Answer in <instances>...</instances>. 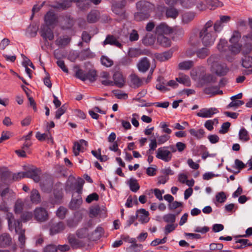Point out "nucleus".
<instances>
[{"mask_svg": "<svg viewBox=\"0 0 252 252\" xmlns=\"http://www.w3.org/2000/svg\"><path fill=\"white\" fill-rule=\"evenodd\" d=\"M213 21L209 20L199 31V38L202 44L206 47L213 45L217 37V34L213 31Z\"/></svg>", "mask_w": 252, "mask_h": 252, "instance_id": "1", "label": "nucleus"}, {"mask_svg": "<svg viewBox=\"0 0 252 252\" xmlns=\"http://www.w3.org/2000/svg\"><path fill=\"white\" fill-rule=\"evenodd\" d=\"M220 56L218 55H212L207 59V63L210 66L211 69L219 76L225 75L229 71V68L225 64L220 63Z\"/></svg>", "mask_w": 252, "mask_h": 252, "instance_id": "2", "label": "nucleus"}, {"mask_svg": "<svg viewBox=\"0 0 252 252\" xmlns=\"http://www.w3.org/2000/svg\"><path fill=\"white\" fill-rule=\"evenodd\" d=\"M193 73L194 71L192 70L191 72L192 79L196 81L198 84L201 87L217 82V77L212 74L207 73L204 68H202L196 72V74Z\"/></svg>", "mask_w": 252, "mask_h": 252, "instance_id": "3", "label": "nucleus"}, {"mask_svg": "<svg viewBox=\"0 0 252 252\" xmlns=\"http://www.w3.org/2000/svg\"><path fill=\"white\" fill-rule=\"evenodd\" d=\"M126 4V0L115 1L113 2L111 9L113 12L118 16L119 20L126 18L125 7Z\"/></svg>", "mask_w": 252, "mask_h": 252, "instance_id": "4", "label": "nucleus"}, {"mask_svg": "<svg viewBox=\"0 0 252 252\" xmlns=\"http://www.w3.org/2000/svg\"><path fill=\"white\" fill-rule=\"evenodd\" d=\"M6 219L8 221L9 229L10 231L19 230L22 227L21 221L15 220L13 215L11 213H7L6 215Z\"/></svg>", "mask_w": 252, "mask_h": 252, "instance_id": "5", "label": "nucleus"}, {"mask_svg": "<svg viewBox=\"0 0 252 252\" xmlns=\"http://www.w3.org/2000/svg\"><path fill=\"white\" fill-rule=\"evenodd\" d=\"M34 218L38 222H44L48 220V212L43 207H37L34 211Z\"/></svg>", "mask_w": 252, "mask_h": 252, "instance_id": "6", "label": "nucleus"}, {"mask_svg": "<svg viewBox=\"0 0 252 252\" xmlns=\"http://www.w3.org/2000/svg\"><path fill=\"white\" fill-rule=\"evenodd\" d=\"M138 11H143L150 14L155 9V5L152 3L145 0H140L136 3Z\"/></svg>", "mask_w": 252, "mask_h": 252, "instance_id": "7", "label": "nucleus"}, {"mask_svg": "<svg viewBox=\"0 0 252 252\" xmlns=\"http://www.w3.org/2000/svg\"><path fill=\"white\" fill-rule=\"evenodd\" d=\"M167 147L159 148L157 152L156 157L165 162H168L171 160L172 155L170 151L167 150Z\"/></svg>", "mask_w": 252, "mask_h": 252, "instance_id": "8", "label": "nucleus"}, {"mask_svg": "<svg viewBox=\"0 0 252 252\" xmlns=\"http://www.w3.org/2000/svg\"><path fill=\"white\" fill-rule=\"evenodd\" d=\"M41 36L45 40H53L54 38V35L52 30L45 25H42L39 31Z\"/></svg>", "mask_w": 252, "mask_h": 252, "instance_id": "9", "label": "nucleus"}, {"mask_svg": "<svg viewBox=\"0 0 252 252\" xmlns=\"http://www.w3.org/2000/svg\"><path fill=\"white\" fill-rule=\"evenodd\" d=\"M15 196V193L8 187H5L3 184H0V196L2 200H8Z\"/></svg>", "mask_w": 252, "mask_h": 252, "instance_id": "10", "label": "nucleus"}, {"mask_svg": "<svg viewBox=\"0 0 252 252\" xmlns=\"http://www.w3.org/2000/svg\"><path fill=\"white\" fill-rule=\"evenodd\" d=\"M45 25L54 27L58 22L57 15L53 11H48L44 16Z\"/></svg>", "mask_w": 252, "mask_h": 252, "instance_id": "11", "label": "nucleus"}, {"mask_svg": "<svg viewBox=\"0 0 252 252\" xmlns=\"http://www.w3.org/2000/svg\"><path fill=\"white\" fill-rule=\"evenodd\" d=\"M40 170L37 168H32L26 171V178H30L33 180L35 182L40 181Z\"/></svg>", "mask_w": 252, "mask_h": 252, "instance_id": "12", "label": "nucleus"}, {"mask_svg": "<svg viewBox=\"0 0 252 252\" xmlns=\"http://www.w3.org/2000/svg\"><path fill=\"white\" fill-rule=\"evenodd\" d=\"M173 30L165 23H161L156 28L155 32L158 35L172 33Z\"/></svg>", "mask_w": 252, "mask_h": 252, "instance_id": "13", "label": "nucleus"}, {"mask_svg": "<svg viewBox=\"0 0 252 252\" xmlns=\"http://www.w3.org/2000/svg\"><path fill=\"white\" fill-rule=\"evenodd\" d=\"M102 44L103 46L110 44L120 48L122 47V44L118 40L116 37L111 34L107 35L105 40L103 42Z\"/></svg>", "mask_w": 252, "mask_h": 252, "instance_id": "14", "label": "nucleus"}, {"mask_svg": "<svg viewBox=\"0 0 252 252\" xmlns=\"http://www.w3.org/2000/svg\"><path fill=\"white\" fill-rule=\"evenodd\" d=\"M137 66L139 71L145 72L149 69L151 66L150 62L147 58L144 57L139 61Z\"/></svg>", "mask_w": 252, "mask_h": 252, "instance_id": "15", "label": "nucleus"}, {"mask_svg": "<svg viewBox=\"0 0 252 252\" xmlns=\"http://www.w3.org/2000/svg\"><path fill=\"white\" fill-rule=\"evenodd\" d=\"M113 78V85H115L119 88H122L124 86L125 80L121 72L119 71L115 72Z\"/></svg>", "mask_w": 252, "mask_h": 252, "instance_id": "16", "label": "nucleus"}, {"mask_svg": "<svg viewBox=\"0 0 252 252\" xmlns=\"http://www.w3.org/2000/svg\"><path fill=\"white\" fill-rule=\"evenodd\" d=\"M51 225L50 228V232L51 235H54L56 233H59L65 228V225L63 222H59L56 223H52L50 222Z\"/></svg>", "mask_w": 252, "mask_h": 252, "instance_id": "17", "label": "nucleus"}, {"mask_svg": "<svg viewBox=\"0 0 252 252\" xmlns=\"http://www.w3.org/2000/svg\"><path fill=\"white\" fill-rule=\"evenodd\" d=\"M149 212L144 209H140L136 211V216L139 218V220L142 223H147L149 220Z\"/></svg>", "mask_w": 252, "mask_h": 252, "instance_id": "18", "label": "nucleus"}, {"mask_svg": "<svg viewBox=\"0 0 252 252\" xmlns=\"http://www.w3.org/2000/svg\"><path fill=\"white\" fill-rule=\"evenodd\" d=\"M218 112L216 108H210L209 109H202L200 112L197 113V115L202 118L211 117L214 114Z\"/></svg>", "mask_w": 252, "mask_h": 252, "instance_id": "19", "label": "nucleus"}, {"mask_svg": "<svg viewBox=\"0 0 252 252\" xmlns=\"http://www.w3.org/2000/svg\"><path fill=\"white\" fill-rule=\"evenodd\" d=\"M68 242L73 249H78L83 247L85 246V243L82 240L75 238L73 236L69 235L68 237Z\"/></svg>", "mask_w": 252, "mask_h": 252, "instance_id": "20", "label": "nucleus"}, {"mask_svg": "<svg viewBox=\"0 0 252 252\" xmlns=\"http://www.w3.org/2000/svg\"><path fill=\"white\" fill-rule=\"evenodd\" d=\"M11 243V238L7 233H3L0 235V247L5 248L9 246Z\"/></svg>", "mask_w": 252, "mask_h": 252, "instance_id": "21", "label": "nucleus"}, {"mask_svg": "<svg viewBox=\"0 0 252 252\" xmlns=\"http://www.w3.org/2000/svg\"><path fill=\"white\" fill-rule=\"evenodd\" d=\"M53 185V182L51 178L48 177L45 180H43L40 183V186L44 191H51Z\"/></svg>", "mask_w": 252, "mask_h": 252, "instance_id": "22", "label": "nucleus"}, {"mask_svg": "<svg viewBox=\"0 0 252 252\" xmlns=\"http://www.w3.org/2000/svg\"><path fill=\"white\" fill-rule=\"evenodd\" d=\"M242 65L246 68L252 67V57L250 56H245L242 59ZM246 74L252 73V69L246 71Z\"/></svg>", "mask_w": 252, "mask_h": 252, "instance_id": "23", "label": "nucleus"}, {"mask_svg": "<svg viewBox=\"0 0 252 252\" xmlns=\"http://www.w3.org/2000/svg\"><path fill=\"white\" fill-rule=\"evenodd\" d=\"M100 18V13L98 10H93L87 15V21L90 23H94L96 22Z\"/></svg>", "mask_w": 252, "mask_h": 252, "instance_id": "24", "label": "nucleus"}, {"mask_svg": "<svg viewBox=\"0 0 252 252\" xmlns=\"http://www.w3.org/2000/svg\"><path fill=\"white\" fill-rule=\"evenodd\" d=\"M71 41V37L67 35L59 37L56 41L57 45L61 48H64L68 45Z\"/></svg>", "mask_w": 252, "mask_h": 252, "instance_id": "25", "label": "nucleus"}, {"mask_svg": "<svg viewBox=\"0 0 252 252\" xmlns=\"http://www.w3.org/2000/svg\"><path fill=\"white\" fill-rule=\"evenodd\" d=\"M130 84L132 87L138 88L142 84V81L141 79L135 74L130 75Z\"/></svg>", "mask_w": 252, "mask_h": 252, "instance_id": "26", "label": "nucleus"}, {"mask_svg": "<svg viewBox=\"0 0 252 252\" xmlns=\"http://www.w3.org/2000/svg\"><path fill=\"white\" fill-rule=\"evenodd\" d=\"M196 16V13L192 11L185 12L182 15V22L185 24H188L192 21Z\"/></svg>", "mask_w": 252, "mask_h": 252, "instance_id": "27", "label": "nucleus"}, {"mask_svg": "<svg viewBox=\"0 0 252 252\" xmlns=\"http://www.w3.org/2000/svg\"><path fill=\"white\" fill-rule=\"evenodd\" d=\"M158 42L163 47H168L171 45V40L163 35H159L157 37Z\"/></svg>", "mask_w": 252, "mask_h": 252, "instance_id": "28", "label": "nucleus"}, {"mask_svg": "<svg viewBox=\"0 0 252 252\" xmlns=\"http://www.w3.org/2000/svg\"><path fill=\"white\" fill-rule=\"evenodd\" d=\"M30 198L32 203L34 204H38L41 201L40 195L39 191L36 189L32 190Z\"/></svg>", "mask_w": 252, "mask_h": 252, "instance_id": "29", "label": "nucleus"}, {"mask_svg": "<svg viewBox=\"0 0 252 252\" xmlns=\"http://www.w3.org/2000/svg\"><path fill=\"white\" fill-rule=\"evenodd\" d=\"M179 10L174 7H170L166 10V16L167 18L175 19L179 15Z\"/></svg>", "mask_w": 252, "mask_h": 252, "instance_id": "30", "label": "nucleus"}, {"mask_svg": "<svg viewBox=\"0 0 252 252\" xmlns=\"http://www.w3.org/2000/svg\"><path fill=\"white\" fill-rule=\"evenodd\" d=\"M173 55V51L170 50L168 51L163 52L162 54H158L157 58L161 62H165L170 59Z\"/></svg>", "mask_w": 252, "mask_h": 252, "instance_id": "31", "label": "nucleus"}, {"mask_svg": "<svg viewBox=\"0 0 252 252\" xmlns=\"http://www.w3.org/2000/svg\"><path fill=\"white\" fill-rule=\"evenodd\" d=\"M248 239H239L236 240V243H240V245H236L234 246V248L235 249H243L245 248L247 246H252V243H248Z\"/></svg>", "mask_w": 252, "mask_h": 252, "instance_id": "32", "label": "nucleus"}, {"mask_svg": "<svg viewBox=\"0 0 252 252\" xmlns=\"http://www.w3.org/2000/svg\"><path fill=\"white\" fill-rule=\"evenodd\" d=\"M194 65V63L192 61H186L180 63L178 64V68L180 70H189Z\"/></svg>", "mask_w": 252, "mask_h": 252, "instance_id": "33", "label": "nucleus"}, {"mask_svg": "<svg viewBox=\"0 0 252 252\" xmlns=\"http://www.w3.org/2000/svg\"><path fill=\"white\" fill-rule=\"evenodd\" d=\"M190 134L197 139H200L204 137L205 131L203 129L196 130L194 129H190L189 130Z\"/></svg>", "mask_w": 252, "mask_h": 252, "instance_id": "34", "label": "nucleus"}, {"mask_svg": "<svg viewBox=\"0 0 252 252\" xmlns=\"http://www.w3.org/2000/svg\"><path fill=\"white\" fill-rule=\"evenodd\" d=\"M228 48L232 55H236L241 52L242 44L240 43L231 44V45L229 46Z\"/></svg>", "mask_w": 252, "mask_h": 252, "instance_id": "35", "label": "nucleus"}, {"mask_svg": "<svg viewBox=\"0 0 252 252\" xmlns=\"http://www.w3.org/2000/svg\"><path fill=\"white\" fill-rule=\"evenodd\" d=\"M196 54L198 58L203 59L210 54V50L206 47L205 48H202L196 51Z\"/></svg>", "mask_w": 252, "mask_h": 252, "instance_id": "36", "label": "nucleus"}, {"mask_svg": "<svg viewBox=\"0 0 252 252\" xmlns=\"http://www.w3.org/2000/svg\"><path fill=\"white\" fill-rule=\"evenodd\" d=\"M150 16V14L143 11H138L134 14V19L137 21H141L148 19Z\"/></svg>", "mask_w": 252, "mask_h": 252, "instance_id": "37", "label": "nucleus"}, {"mask_svg": "<svg viewBox=\"0 0 252 252\" xmlns=\"http://www.w3.org/2000/svg\"><path fill=\"white\" fill-rule=\"evenodd\" d=\"M149 53L148 51H141L138 49H131L129 50L128 55L131 57H136L141 55H148Z\"/></svg>", "mask_w": 252, "mask_h": 252, "instance_id": "38", "label": "nucleus"}, {"mask_svg": "<svg viewBox=\"0 0 252 252\" xmlns=\"http://www.w3.org/2000/svg\"><path fill=\"white\" fill-rule=\"evenodd\" d=\"M241 52L244 56H249L252 52V44L247 42L243 46L242 45Z\"/></svg>", "mask_w": 252, "mask_h": 252, "instance_id": "39", "label": "nucleus"}, {"mask_svg": "<svg viewBox=\"0 0 252 252\" xmlns=\"http://www.w3.org/2000/svg\"><path fill=\"white\" fill-rule=\"evenodd\" d=\"M96 71L94 69H90L87 73H86V80H89L90 82H94L97 78Z\"/></svg>", "mask_w": 252, "mask_h": 252, "instance_id": "40", "label": "nucleus"}, {"mask_svg": "<svg viewBox=\"0 0 252 252\" xmlns=\"http://www.w3.org/2000/svg\"><path fill=\"white\" fill-rule=\"evenodd\" d=\"M15 232L19 235L18 240L21 243L22 247H24L25 243L26 237L25 235V230L22 227L19 228V230L15 231Z\"/></svg>", "mask_w": 252, "mask_h": 252, "instance_id": "41", "label": "nucleus"}, {"mask_svg": "<svg viewBox=\"0 0 252 252\" xmlns=\"http://www.w3.org/2000/svg\"><path fill=\"white\" fill-rule=\"evenodd\" d=\"M75 179L73 177H69L65 183V190L66 191H69L74 190L75 189L74 183Z\"/></svg>", "mask_w": 252, "mask_h": 252, "instance_id": "42", "label": "nucleus"}, {"mask_svg": "<svg viewBox=\"0 0 252 252\" xmlns=\"http://www.w3.org/2000/svg\"><path fill=\"white\" fill-rule=\"evenodd\" d=\"M67 212L68 210L66 208L60 206L56 211V215L60 219L63 220L65 218Z\"/></svg>", "mask_w": 252, "mask_h": 252, "instance_id": "43", "label": "nucleus"}, {"mask_svg": "<svg viewBox=\"0 0 252 252\" xmlns=\"http://www.w3.org/2000/svg\"><path fill=\"white\" fill-rule=\"evenodd\" d=\"M218 89V86H208L205 88L203 90V92L204 94H211L212 95H215L217 94V89Z\"/></svg>", "mask_w": 252, "mask_h": 252, "instance_id": "44", "label": "nucleus"}, {"mask_svg": "<svg viewBox=\"0 0 252 252\" xmlns=\"http://www.w3.org/2000/svg\"><path fill=\"white\" fill-rule=\"evenodd\" d=\"M129 186L130 190L134 192H136L140 188L137 180L132 178H131L129 181Z\"/></svg>", "mask_w": 252, "mask_h": 252, "instance_id": "45", "label": "nucleus"}, {"mask_svg": "<svg viewBox=\"0 0 252 252\" xmlns=\"http://www.w3.org/2000/svg\"><path fill=\"white\" fill-rule=\"evenodd\" d=\"M176 79L177 81L186 86H189L190 85L189 78L187 75H182L180 77L176 78Z\"/></svg>", "mask_w": 252, "mask_h": 252, "instance_id": "46", "label": "nucleus"}, {"mask_svg": "<svg viewBox=\"0 0 252 252\" xmlns=\"http://www.w3.org/2000/svg\"><path fill=\"white\" fill-rule=\"evenodd\" d=\"M239 139L244 141H248L250 139L249 133L244 128L240 129L239 133Z\"/></svg>", "mask_w": 252, "mask_h": 252, "instance_id": "47", "label": "nucleus"}, {"mask_svg": "<svg viewBox=\"0 0 252 252\" xmlns=\"http://www.w3.org/2000/svg\"><path fill=\"white\" fill-rule=\"evenodd\" d=\"M241 38V34L238 31H234L233 34L229 39L231 44H239V41Z\"/></svg>", "mask_w": 252, "mask_h": 252, "instance_id": "48", "label": "nucleus"}, {"mask_svg": "<svg viewBox=\"0 0 252 252\" xmlns=\"http://www.w3.org/2000/svg\"><path fill=\"white\" fill-rule=\"evenodd\" d=\"M48 133H41L39 132H37L36 134V138L41 141L45 140L46 138L52 139L51 134L50 132L49 129H48Z\"/></svg>", "mask_w": 252, "mask_h": 252, "instance_id": "49", "label": "nucleus"}, {"mask_svg": "<svg viewBox=\"0 0 252 252\" xmlns=\"http://www.w3.org/2000/svg\"><path fill=\"white\" fill-rule=\"evenodd\" d=\"M82 199L81 198L74 199H72L69 204V208L72 210H75L81 204Z\"/></svg>", "mask_w": 252, "mask_h": 252, "instance_id": "50", "label": "nucleus"}, {"mask_svg": "<svg viewBox=\"0 0 252 252\" xmlns=\"http://www.w3.org/2000/svg\"><path fill=\"white\" fill-rule=\"evenodd\" d=\"M196 0H180V3L185 8H189L192 6Z\"/></svg>", "mask_w": 252, "mask_h": 252, "instance_id": "51", "label": "nucleus"}, {"mask_svg": "<svg viewBox=\"0 0 252 252\" xmlns=\"http://www.w3.org/2000/svg\"><path fill=\"white\" fill-rule=\"evenodd\" d=\"M213 25V31L216 34L221 32L223 27V24L219 20H217Z\"/></svg>", "mask_w": 252, "mask_h": 252, "instance_id": "52", "label": "nucleus"}, {"mask_svg": "<svg viewBox=\"0 0 252 252\" xmlns=\"http://www.w3.org/2000/svg\"><path fill=\"white\" fill-rule=\"evenodd\" d=\"M164 221L166 222L173 223L176 220V216L172 214H168L163 217Z\"/></svg>", "mask_w": 252, "mask_h": 252, "instance_id": "53", "label": "nucleus"}, {"mask_svg": "<svg viewBox=\"0 0 252 252\" xmlns=\"http://www.w3.org/2000/svg\"><path fill=\"white\" fill-rule=\"evenodd\" d=\"M101 63L106 66L110 67L113 64V61L106 56H102L101 58Z\"/></svg>", "mask_w": 252, "mask_h": 252, "instance_id": "54", "label": "nucleus"}, {"mask_svg": "<svg viewBox=\"0 0 252 252\" xmlns=\"http://www.w3.org/2000/svg\"><path fill=\"white\" fill-rule=\"evenodd\" d=\"M90 0H81L77 6L82 10H85L90 6Z\"/></svg>", "mask_w": 252, "mask_h": 252, "instance_id": "55", "label": "nucleus"}, {"mask_svg": "<svg viewBox=\"0 0 252 252\" xmlns=\"http://www.w3.org/2000/svg\"><path fill=\"white\" fill-rule=\"evenodd\" d=\"M77 236L80 238L86 237L88 235V231L87 228H83L78 229L76 232Z\"/></svg>", "mask_w": 252, "mask_h": 252, "instance_id": "56", "label": "nucleus"}, {"mask_svg": "<svg viewBox=\"0 0 252 252\" xmlns=\"http://www.w3.org/2000/svg\"><path fill=\"white\" fill-rule=\"evenodd\" d=\"M216 199L218 202L222 203L225 202L226 196L223 191H221L216 195Z\"/></svg>", "mask_w": 252, "mask_h": 252, "instance_id": "57", "label": "nucleus"}, {"mask_svg": "<svg viewBox=\"0 0 252 252\" xmlns=\"http://www.w3.org/2000/svg\"><path fill=\"white\" fill-rule=\"evenodd\" d=\"M66 110V107L64 104L59 108L56 112L55 118L57 119L60 118L61 116L63 115Z\"/></svg>", "mask_w": 252, "mask_h": 252, "instance_id": "58", "label": "nucleus"}, {"mask_svg": "<svg viewBox=\"0 0 252 252\" xmlns=\"http://www.w3.org/2000/svg\"><path fill=\"white\" fill-rule=\"evenodd\" d=\"M189 42L193 46H198L200 44V40L198 39V37L196 35L190 36Z\"/></svg>", "mask_w": 252, "mask_h": 252, "instance_id": "59", "label": "nucleus"}, {"mask_svg": "<svg viewBox=\"0 0 252 252\" xmlns=\"http://www.w3.org/2000/svg\"><path fill=\"white\" fill-rule=\"evenodd\" d=\"M71 2L70 0H66L63 2L59 3L56 7L59 9H65L71 6Z\"/></svg>", "mask_w": 252, "mask_h": 252, "instance_id": "60", "label": "nucleus"}, {"mask_svg": "<svg viewBox=\"0 0 252 252\" xmlns=\"http://www.w3.org/2000/svg\"><path fill=\"white\" fill-rule=\"evenodd\" d=\"M98 199H99L98 195L96 193L94 192V193H93L89 195L87 197V198L86 199V201L87 203H90L91 202H92V201H93L94 200H95V201L98 200Z\"/></svg>", "mask_w": 252, "mask_h": 252, "instance_id": "61", "label": "nucleus"}, {"mask_svg": "<svg viewBox=\"0 0 252 252\" xmlns=\"http://www.w3.org/2000/svg\"><path fill=\"white\" fill-rule=\"evenodd\" d=\"M32 218V214L31 212H26L22 214L21 220L24 222H27L31 220Z\"/></svg>", "mask_w": 252, "mask_h": 252, "instance_id": "62", "label": "nucleus"}, {"mask_svg": "<svg viewBox=\"0 0 252 252\" xmlns=\"http://www.w3.org/2000/svg\"><path fill=\"white\" fill-rule=\"evenodd\" d=\"M230 123L228 122L223 123L221 125V128L219 130V132L221 134L227 133L230 126Z\"/></svg>", "mask_w": 252, "mask_h": 252, "instance_id": "63", "label": "nucleus"}, {"mask_svg": "<svg viewBox=\"0 0 252 252\" xmlns=\"http://www.w3.org/2000/svg\"><path fill=\"white\" fill-rule=\"evenodd\" d=\"M58 248L55 245L50 244L46 246L43 249V252H57Z\"/></svg>", "mask_w": 252, "mask_h": 252, "instance_id": "64", "label": "nucleus"}]
</instances>
